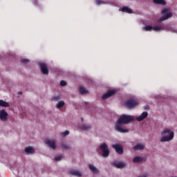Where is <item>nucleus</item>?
<instances>
[{"instance_id":"nucleus-1","label":"nucleus","mask_w":177,"mask_h":177,"mask_svg":"<svg viewBox=\"0 0 177 177\" xmlns=\"http://www.w3.org/2000/svg\"><path fill=\"white\" fill-rule=\"evenodd\" d=\"M133 121V117L128 115L123 114L116 121V124L115 125V129L117 132H120V133H127L129 132L128 129L125 128V124H129V122H132Z\"/></svg>"},{"instance_id":"nucleus-2","label":"nucleus","mask_w":177,"mask_h":177,"mask_svg":"<svg viewBox=\"0 0 177 177\" xmlns=\"http://www.w3.org/2000/svg\"><path fill=\"white\" fill-rule=\"evenodd\" d=\"M162 138H160V142L164 143V142H169L174 139V131H171L169 129H165L161 132Z\"/></svg>"},{"instance_id":"nucleus-3","label":"nucleus","mask_w":177,"mask_h":177,"mask_svg":"<svg viewBox=\"0 0 177 177\" xmlns=\"http://www.w3.org/2000/svg\"><path fill=\"white\" fill-rule=\"evenodd\" d=\"M124 104L127 109H133V107H136L139 103L136 100L129 99L124 102Z\"/></svg>"},{"instance_id":"nucleus-4","label":"nucleus","mask_w":177,"mask_h":177,"mask_svg":"<svg viewBox=\"0 0 177 177\" xmlns=\"http://www.w3.org/2000/svg\"><path fill=\"white\" fill-rule=\"evenodd\" d=\"M100 150L102 151V157L104 158L110 156V151L107 149V145L106 143H102L100 146Z\"/></svg>"},{"instance_id":"nucleus-5","label":"nucleus","mask_w":177,"mask_h":177,"mask_svg":"<svg viewBox=\"0 0 177 177\" xmlns=\"http://www.w3.org/2000/svg\"><path fill=\"white\" fill-rule=\"evenodd\" d=\"M39 68L44 75H48L49 74V69L48 68V65L45 63L39 64Z\"/></svg>"},{"instance_id":"nucleus-6","label":"nucleus","mask_w":177,"mask_h":177,"mask_svg":"<svg viewBox=\"0 0 177 177\" xmlns=\"http://www.w3.org/2000/svg\"><path fill=\"white\" fill-rule=\"evenodd\" d=\"M44 143L48 145V146L53 150H56V142H55V140L46 139Z\"/></svg>"},{"instance_id":"nucleus-7","label":"nucleus","mask_w":177,"mask_h":177,"mask_svg":"<svg viewBox=\"0 0 177 177\" xmlns=\"http://www.w3.org/2000/svg\"><path fill=\"white\" fill-rule=\"evenodd\" d=\"M113 149H115L116 153L118 154H123L124 149H122V146L120 145V144H115L112 145Z\"/></svg>"},{"instance_id":"nucleus-8","label":"nucleus","mask_w":177,"mask_h":177,"mask_svg":"<svg viewBox=\"0 0 177 177\" xmlns=\"http://www.w3.org/2000/svg\"><path fill=\"white\" fill-rule=\"evenodd\" d=\"M115 94V90H109L106 93H104L102 99H109V97H111V96H114Z\"/></svg>"},{"instance_id":"nucleus-9","label":"nucleus","mask_w":177,"mask_h":177,"mask_svg":"<svg viewBox=\"0 0 177 177\" xmlns=\"http://www.w3.org/2000/svg\"><path fill=\"white\" fill-rule=\"evenodd\" d=\"M0 120L1 121H8V113L5 110L0 111Z\"/></svg>"},{"instance_id":"nucleus-10","label":"nucleus","mask_w":177,"mask_h":177,"mask_svg":"<svg viewBox=\"0 0 177 177\" xmlns=\"http://www.w3.org/2000/svg\"><path fill=\"white\" fill-rule=\"evenodd\" d=\"M172 17V12H169L164 15L162 17L158 19V21H164L165 20H168Z\"/></svg>"},{"instance_id":"nucleus-11","label":"nucleus","mask_w":177,"mask_h":177,"mask_svg":"<svg viewBox=\"0 0 177 177\" xmlns=\"http://www.w3.org/2000/svg\"><path fill=\"white\" fill-rule=\"evenodd\" d=\"M120 11L123 12L124 13H129V15H131L133 12L132 9L127 6H123L121 9H120Z\"/></svg>"},{"instance_id":"nucleus-12","label":"nucleus","mask_w":177,"mask_h":177,"mask_svg":"<svg viewBox=\"0 0 177 177\" xmlns=\"http://www.w3.org/2000/svg\"><path fill=\"white\" fill-rule=\"evenodd\" d=\"M71 175H73V176L81 177L82 176V173L80 171L71 169L69 171Z\"/></svg>"},{"instance_id":"nucleus-13","label":"nucleus","mask_w":177,"mask_h":177,"mask_svg":"<svg viewBox=\"0 0 177 177\" xmlns=\"http://www.w3.org/2000/svg\"><path fill=\"white\" fill-rule=\"evenodd\" d=\"M149 115V113H147V111H144L141 115L138 116L137 118V121H143V120H145V118H147V116Z\"/></svg>"},{"instance_id":"nucleus-14","label":"nucleus","mask_w":177,"mask_h":177,"mask_svg":"<svg viewBox=\"0 0 177 177\" xmlns=\"http://www.w3.org/2000/svg\"><path fill=\"white\" fill-rule=\"evenodd\" d=\"M113 167H115L116 168H124L125 167V163L122 162H112Z\"/></svg>"},{"instance_id":"nucleus-15","label":"nucleus","mask_w":177,"mask_h":177,"mask_svg":"<svg viewBox=\"0 0 177 177\" xmlns=\"http://www.w3.org/2000/svg\"><path fill=\"white\" fill-rule=\"evenodd\" d=\"M88 167L89 169H91V171H92L93 174H94L95 175L99 174V169H97L96 167L93 166V165L89 164Z\"/></svg>"},{"instance_id":"nucleus-16","label":"nucleus","mask_w":177,"mask_h":177,"mask_svg":"<svg viewBox=\"0 0 177 177\" xmlns=\"http://www.w3.org/2000/svg\"><path fill=\"white\" fill-rule=\"evenodd\" d=\"M167 27H165V25H161L160 26H154L153 27V31H161L162 30H165Z\"/></svg>"},{"instance_id":"nucleus-17","label":"nucleus","mask_w":177,"mask_h":177,"mask_svg":"<svg viewBox=\"0 0 177 177\" xmlns=\"http://www.w3.org/2000/svg\"><path fill=\"white\" fill-rule=\"evenodd\" d=\"M153 2L156 5H167V1H165V0H153Z\"/></svg>"},{"instance_id":"nucleus-18","label":"nucleus","mask_w":177,"mask_h":177,"mask_svg":"<svg viewBox=\"0 0 177 177\" xmlns=\"http://www.w3.org/2000/svg\"><path fill=\"white\" fill-rule=\"evenodd\" d=\"M133 150H143L145 149V145L143 144H138L135 147H133Z\"/></svg>"},{"instance_id":"nucleus-19","label":"nucleus","mask_w":177,"mask_h":177,"mask_svg":"<svg viewBox=\"0 0 177 177\" xmlns=\"http://www.w3.org/2000/svg\"><path fill=\"white\" fill-rule=\"evenodd\" d=\"M25 152L28 153V154H32V153H34V149L32 147H27L25 149Z\"/></svg>"},{"instance_id":"nucleus-20","label":"nucleus","mask_w":177,"mask_h":177,"mask_svg":"<svg viewBox=\"0 0 177 177\" xmlns=\"http://www.w3.org/2000/svg\"><path fill=\"white\" fill-rule=\"evenodd\" d=\"M0 107H9V104L3 100H0Z\"/></svg>"},{"instance_id":"nucleus-21","label":"nucleus","mask_w":177,"mask_h":177,"mask_svg":"<svg viewBox=\"0 0 177 177\" xmlns=\"http://www.w3.org/2000/svg\"><path fill=\"white\" fill-rule=\"evenodd\" d=\"M133 162H142L143 161V158L140 156H136L133 160Z\"/></svg>"},{"instance_id":"nucleus-22","label":"nucleus","mask_w":177,"mask_h":177,"mask_svg":"<svg viewBox=\"0 0 177 177\" xmlns=\"http://www.w3.org/2000/svg\"><path fill=\"white\" fill-rule=\"evenodd\" d=\"M80 92L81 95H86L87 93H89L88 90L85 89V88H84V87L80 88Z\"/></svg>"},{"instance_id":"nucleus-23","label":"nucleus","mask_w":177,"mask_h":177,"mask_svg":"<svg viewBox=\"0 0 177 177\" xmlns=\"http://www.w3.org/2000/svg\"><path fill=\"white\" fill-rule=\"evenodd\" d=\"M144 31H151L153 30V26H145L142 28Z\"/></svg>"},{"instance_id":"nucleus-24","label":"nucleus","mask_w":177,"mask_h":177,"mask_svg":"<svg viewBox=\"0 0 177 177\" xmlns=\"http://www.w3.org/2000/svg\"><path fill=\"white\" fill-rule=\"evenodd\" d=\"M63 106H64V101H59L57 104L56 107H57V109H62V107H63Z\"/></svg>"},{"instance_id":"nucleus-25","label":"nucleus","mask_w":177,"mask_h":177,"mask_svg":"<svg viewBox=\"0 0 177 177\" xmlns=\"http://www.w3.org/2000/svg\"><path fill=\"white\" fill-rule=\"evenodd\" d=\"M81 129H83V131H89V129H91V126L88 124H84L81 127Z\"/></svg>"},{"instance_id":"nucleus-26","label":"nucleus","mask_w":177,"mask_h":177,"mask_svg":"<svg viewBox=\"0 0 177 177\" xmlns=\"http://www.w3.org/2000/svg\"><path fill=\"white\" fill-rule=\"evenodd\" d=\"M62 149H63L64 150H70V146H68L66 144H62Z\"/></svg>"},{"instance_id":"nucleus-27","label":"nucleus","mask_w":177,"mask_h":177,"mask_svg":"<svg viewBox=\"0 0 177 177\" xmlns=\"http://www.w3.org/2000/svg\"><path fill=\"white\" fill-rule=\"evenodd\" d=\"M63 158V155H59L55 158V160L57 162L61 161Z\"/></svg>"},{"instance_id":"nucleus-28","label":"nucleus","mask_w":177,"mask_h":177,"mask_svg":"<svg viewBox=\"0 0 177 177\" xmlns=\"http://www.w3.org/2000/svg\"><path fill=\"white\" fill-rule=\"evenodd\" d=\"M70 133V131L68 130L65 131L64 133H62V136L63 138H65V136H67Z\"/></svg>"},{"instance_id":"nucleus-29","label":"nucleus","mask_w":177,"mask_h":177,"mask_svg":"<svg viewBox=\"0 0 177 177\" xmlns=\"http://www.w3.org/2000/svg\"><path fill=\"white\" fill-rule=\"evenodd\" d=\"M21 62L27 64V63H30V60L27 59H24L21 60Z\"/></svg>"},{"instance_id":"nucleus-30","label":"nucleus","mask_w":177,"mask_h":177,"mask_svg":"<svg viewBox=\"0 0 177 177\" xmlns=\"http://www.w3.org/2000/svg\"><path fill=\"white\" fill-rule=\"evenodd\" d=\"M53 100L54 102H57V100H60V96H54L53 97Z\"/></svg>"},{"instance_id":"nucleus-31","label":"nucleus","mask_w":177,"mask_h":177,"mask_svg":"<svg viewBox=\"0 0 177 177\" xmlns=\"http://www.w3.org/2000/svg\"><path fill=\"white\" fill-rule=\"evenodd\" d=\"M60 85H61V86H66V85H67V82H66V81H64V80H62L60 82Z\"/></svg>"},{"instance_id":"nucleus-32","label":"nucleus","mask_w":177,"mask_h":177,"mask_svg":"<svg viewBox=\"0 0 177 177\" xmlns=\"http://www.w3.org/2000/svg\"><path fill=\"white\" fill-rule=\"evenodd\" d=\"M97 5H102V3H104V1H102L100 0H95Z\"/></svg>"},{"instance_id":"nucleus-33","label":"nucleus","mask_w":177,"mask_h":177,"mask_svg":"<svg viewBox=\"0 0 177 177\" xmlns=\"http://www.w3.org/2000/svg\"><path fill=\"white\" fill-rule=\"evenodd\" d=\"M167 12H168V9H164L162 10V15H165L166 13H167Z\"/></svg>"},{"instance_id":"nucleus-34","label":"nucleus","mask_w":177,"mask_h":177,"mask_svg":"<svg viewBox=\"0 0 177 177\" xmlns=\"http://www.w3.org/2000/svg\"><path fill=\"white\" fill-rule=\"evenodd\" d=\"M171 32H177V29H171Z\"/></svg>"},{"instance_id":"nucleus-35","label":"nucleus","mask_w":177,"mask_h":177,"mask_svg":"<svg viewBox=\"0 0 177 177\" xmlns=\"http://www.w3.org/2000/svg\"><path fill=\"white\" fill-rule=\"evenodd\" d=\"M144 109L145 110H149V105H145Z\"/></svg>"},{"instance_id":"nucleus-36","label":"nucleus","mask_w":177,"mask_h":177,"mask_svg":"<svg viewBox=\"0 0 177 177\" xmlns=\"http://www.w3.org/2000/svg\"><path fill=\"white\" fill-rule=\"evenodd\" d=\"M18 95H23V92L21 91L18 92Z\"/></svg>"},{"instance_id":"nucleus-37","label":"nucleus","mask_w":177,"mask_h":177,"mask_svg":"<svg viewBox=\"0 0 177 177\" xmlns=\"http://www.w3.org/2000/svg\"><path fill=\"white\" fill-rule=\"evenodd\" d=\"M82 121H84V118H82Z\"/></svg>"},{"instance_id":"nucleus-38","label":"nucleus","mask_w":177,"mask_h":177,"mask_svg":"<svg viewBox=\"0 0 177 177\" xmlns=\"http://www.w3.org/2000/svg\"><path fill=\"white\" fill-rule=\"evenodd\" d=\"M85 104H88V102H86Z\"/></svg>"}]
</instances>
